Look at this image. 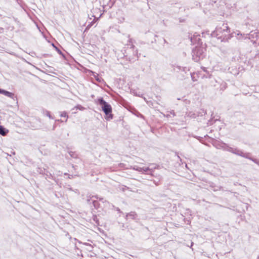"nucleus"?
<instances>
[{
  "instance_id": "nucleus-2",
  "label": "nucleus",
  "mask_w": 259,
  "mask_h": 259,
  "mask_svg": "<svg viewBox=\"0 0 259 259\" xmlns=\"http://www.w3.org/2000/svg\"><path fill=\"white\" fill-rule=\"evenodd\" d=\"M205 49L202 46H197L192 51V59L196 62L199 61L204 56Z\"/></svg>"
},
{
  "instance_id": "nucleus-18",
  "label": "nucleus",
  "mask_w": 259,
  "mask_h": 259,
  "mask_svg": "<svg viewBox=\"0 0 259 259\" xmlns=\"http://www.w3.org/2000/svg\"><path fill=\"white\" fill-rule=\"evenodd\" d=\"M254 162H255V163H256L257 164H258V165H259V162H257V161H254Z\"/></svg>"
},
{
  "instance_id": "nucleus-6",
  "label": "nucleus",
  "mask_w": 259,
  "mask_h": 259,
  "mask_svg": "<svg viewBox=\"0 0 259 259\" xmlns=\"http://www.w3.org/2000/svg\"><path fill=\"white\" fill-rule=\"evenodd\" d=\"M226 150L236 155H238L243 157H246L245 154H244L242 151L239 149L228 147Z\"/></svg>"
},
{
  "instance_id": "nucleus-16",
  "label": "nucleus",
  "mask_w": 259,
  "mask_h": 259,
  "mask_svg": "<svg viewBox=\"0 0 259 259\" xmlns=\"http://www.w3.org/2000/svg\"><path fill=\"white\" fill-rule=\"evenodd\" d=\"M130 216H131V218L132 217H133V218H134V214H132V213L131 212Z\"/></svg>"
},
{
  "instance_id": "nucleus-17",
  "label": "nucleus",
  "mask_w": 259,
  "mask_h": 259,
  "mask_svg": "<svg viewBox=\"0 0 259 259\" xmlns=\"http://www.w3.org/2000/svg\"><path fill=\"white\" fill-rule=\"evenodd\" d=\"M202 69H203V70L204 72H206V68H205L203 67V68H202Z\"/></svg>"
},
{
  "instance_id": "nucleus-13",
  "label": "nucleus",
  "mask_w": 259,
  "mask_h": 259,
  "mask_svg": "<svg viewBox=\"0 0 259 259\" xmlns=\"http://www.w3.org/2000/svg\"><path fill=\"white\" fill-rule=\"evenodd\" d=\"M47 115L50 118L53 119V117L51 116L49 112H47Z\"/></svg>"
},
{
  "instance_id": "nucleus-15",
  "label": "nucleus",
  "mask_w": 259,
  "mask_h": 259,
  "mask_svg": "<svg viewBox=\"0 0 259 259\" xmlns=\"http://www.w3.org/2000/svg\"><path fill=\"white\" fill-rule=\"evenodd\" d=\"M93 203L94 204V206L96 207V204L97 203V202L96 201H95V200H94Z\"/></svg>"
},
{
  "instance_id": "nucleus-8",
  "label": "nucleus",
  "mask_w": 259,
  "mask_h": 259,
  "mask_svg": "<svg viewBox=\"0 0 259 259\" xmlns=\"http://www.w3.org/2000/svg\"><path fill=\"white\" fill-rule=\"evenodd\" d=\"M8 132V130H6L3 126L0 125V135L2 136H6Z\"/></svg>"
},
{
  "instance_id": "nucleus-12",
  "label": "nucleus",
  "mask_w": 259,
  "mask_h": 259,
  "mask_svg": "<svg viewBox=\"0 0 259 259\" xmlns=\"http://www.w3.org/2000/svg\"><path fill=\"white\" fill-rule=\"evenodd\" d=\"M94 23V20H93L90 24H89L87 26L86 29H89L91 27V26Z\"/></svg>"
},
{
  "instance_id": "nucleus-4",
  "label": "nucleus",
  "mask_w": 259,
  "mask_h": 259,
  "mask_svg": "<svg viewBox=\"0 0 259 259\" xmlns=\"http://www.w3.org/2000/svg\"><path fill=\"white\" fill-rule=\"evenodd\" d=\"M237 34L238 39H240L243 38L246 39L247 38L250 39L253 43L257 42L258 38H259L258 33L256 32L251 31L249 34H241L239 33H238Z\"/></svg>"
},
{
  "instance_id": "nucleus-19",
  "label": "nucleus",
  "mask_w": 259,
  "mask_h": 259,
  "mask_svg": "<svg viewBox=\"0 0 259 259\" xmlns=\"http://www.w3.org/2000/svg\"><path fill=\"white\" fill-rule=\"evenodd\" d=\"M132 45L131 44V46H130L131 49L132 48Z\"/></svg>"
},
{
  "instance_id": "nucleus-14",
  "label": "nucleus",
  "mask_w": 259,
  "mask_h": 259,
  "mask_svg": "<svg viewBox=\"0 0 259 259\" xmlns=\"http://www.w3.org/2000/svg\"><path fill=\"white\" fill-rule=\"evenodd\" d=\"M94 196H92V197H91L90 196H88V199H87V201L88 202H89L90 199L92 198V197H94Z\"/></svg>"
},
{
  "instance_id": "nucleus-7",
  "label": "nucleus",
  "mask_w": 259,
  "mask_h": 259,
  "mask_svg": "<svg viewBox=\"0 0 259 259\" xmlns=\"http://www.w3.org/2000/svg\"><path fill=\"white\" fill-rule=\"evenodd\" d=\"M0 94H3L5 96L11 98H13L14 97V94L8 92L7 91L4 90L3 89H0Z\"/></svg>"
},
{
  "instance_id": "nucleus-11",
  "label": "nucleus",
  "mask_w": 259,
  "mask_h": 259,
  "mask_svg": "<svg viewBox=\"0 0 259 259\" xmlns=\"http://www.w3.org/2000/svg\"><path fill=\"white\" fill-rule=\"evenodd\" d=\"M83 244L85 245L89 246L90 247V248L88 249L90 250H92V249L93 248V246L91 244L88 243H84Z\"/></svg>"
},
{
  "instance_id": "nucleus-9",
  "label": "nucleus",
  "mask_w": 259,
  "mask_h": 259,
  "mask_svg": "<svg viewBox=\"0 0 259 259\" xmlns=\"http://www.w3.org/2000/svg\"><path fill=\"white\" fill-rule=\"evenodd\" d=\"M60 116L62 117H66L67 118H68L67 113L66 111H63V112H60ZM65 121H67V120H66Z\"/></svg>"
},
{
  "instance_id": "nucleus-3",
  "label": "nucleus",
  "mask_w": 259,
  "mask_h": 259,
  "mask_svg": "<svg viewBox=\"0 0 259 259\" xmlns=\"http://www.w3.org/2000/svg\"><path fill=\"white\" fill-rule=\"evenodd\" d=\"M98 103L102 106V110L104 111L105 114L109 116L107 119H112L113 117L112 114H111L112 108L110 105L107 103L102 98L98 99Z\"/></svg>"
},
{
  "instance_id": "nucleus-1",
  "label": "nucleus",
  "mask_w": 259,
  "mask_h": 259,
  "mask_svg": "<svg viewBox=\"0 0 259 259\" xmlns=\"http://www.w3.org/2000/svg\"><path fill=\"white\" fill-rule=\"evenodd\" d=\"M212 37H216L221 41L228 40L230 38V30L227 24L218 25L211 34Z\"/></svg>"
},
{
  "instance_id": "nucleus-10",
  "label": "nucleus",
  "mask_w": 259,
  "mask_h": 259,
  "mask_svg": "<svg viewBox=\"0 0 259 259\" xmlns=\"http://www.w3.org/2000/svg\"><path fill=\"white\" fill-rule=\"evenodd\" d=\"M75 108L80 110H83L84 109V107L79 105H77L75 107Z\"/></svg>"
},
{
  "instance_id": "nucleus-5",
  "label": "nucleus",
  "mask_w": 259,
  "mask_h": 259,
  "mask_svg": "<svg viewBox=\"0 0 259 259\" xmlns=\"http://www.w3.org/2000/svg\"><path fill=\"white\" fill-rule=\"evenodd\" d=\"M133 168V169L138 170L140 172H146L147 174H151L152 173V168H149V167L134 166Z\"/></svg>"
}]
</instances>
